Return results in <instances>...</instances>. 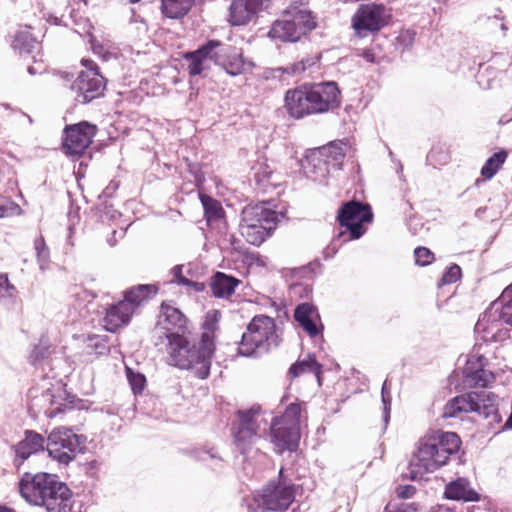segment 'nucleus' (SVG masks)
<instances>
[{
    "instance_id": "nucleus-9",
    "label": "nucleus",
    "mask_w": 512,
    "mask_h": 512,
    "mask_svg": "<svg viewBox=\"0 0 512 512\" xmlns=\"http://www.w3.org/2000/svg\"><path fill=\"white\" fill-rule=\"evenodd\" d=\"M337 220L340 226L349 232L351 240L359 239L366 232L364 224L373 221L372 208L367 203L350 200L341 205L338 210Z\"/></svg>"
},
{
    "instance_id": "nucleus-15",
    "label": "nucleus",
    "mask_w": 512,
    "mask_h": 512,
    "mask_svg": "<svg viewBox=\"0 0 512 512\" xmlns=\"http://www.w3.org/2000/svg\"><path fill=\"white\" fill-rule=\"evenodd\" d=\"M106 80L99 71H81L73 82L71 89L75 92V100L86 104L103 95Z\"/></svg>"
},
{
    "instance_id": "nucleus-21",
    "label": "nucleus",
    "mask_w": 512,
    "mask_h": 512,
    "mask_svg": "<svg viewBox=\"0 0 512 512\" xmlns=\"http://www.w3.org/2000/svg\"><path fill=\"white\" fill-rule=\"evenodd\" d=\"M278 221V214L268 208L264 203L246 206L241 213L240 225L256 224L270 226V223Z\"/></svg>"
},
{
    "instance_id": "nucleus-54",
    "label": "nucleus",
    "mask_w": 512,
    "mask_h": 512,
    "mask_svg": "<svg viewBox=\"0 0 512 512\" xmlns=\"http://www.w3.org/2000/svg\"><path fill=\"white\" fill-rule=\"evenodd\" d=\"M82 65L86 68L85 71H90V70H96V71H99V67L98 65L93 61V60H90V59H82L81 61Z\"/></svg>"
},
{
    "instance_id": "nucleus-6",
    "label": "nucleus",
    "mask_w": 512,
    "mask_h": 512,
    "mask_svg": "<svg viewBox=\"0 0 512 512\" xmlns=\"http://www.w3.org/2000/svg\"><path fill=\"white\" fill-rule=\"evenodd\" d=\"M498 405L499 397L494 392L487 390L470 391L450 399L444 406L442 416L444 418H454L461 413L475 412L484 418L499 421Z\"/></svg>"
},
{
    "instance_id": "nucleus-28",
    "label": "nucleus",
    "mask_w": 512,
    "mask_h": 512,
    "mask_svg": "<svg viewBox=\"0 0 512 512\" xmlns=\"http://www.w3.org/2000/svg\"><path fill=\"white\" fill-rule=\"evenodd\" d=\"M323 159L314 150L306 156L305 163L302 165L306 176L315 182H323L332 171Z\"/></svg>"
},
{
    "instance_id": "nucleus-3",
    "label": "nucleus",
    "mask_w": 512,
    "mask_h": 512,
    "mask_svg": "<svg viewBox=\"0 0 512 512\" xmlns=\"http://www.w3.org/2000/svg\"><path fill=\"white\" fill-rule=\"evenodd\" d=\"M340 105L341 91L334 81L302 85L288 90L285 95L287 113L295 119L334 111Z\"/></svg>"
},
{
    "instance_id": "nucleus-45",
    "label": "nucleus",
    "mask_w": 512,
    "mask_h": 512,
    "mask_svg": "<svg viewBox=\"0 0 512 512\" xmlns=\"http://www.w3.org/2000/svg\"><path fill=\"white\" fill-rule=\"evenodd\" d=\"M460 277H461V268L457 264H452L445 270V272L441 278V283L442 284H452V283H455Z\"/></svg>"
},
{
    "instance_id": "nucleus-7",
    "label": "nucleus",
    "mask_w": 512,
    "mask_h": 512,
    "mask_svg": "<svg viewBox=\"0 0 512 512\" xmlns=\"http://www.w3.org/2000/svg\"><path fill=\"white\" fill-rule=\"evenodd\" d=\"M315 27L316 22L309 10L293 7L273 22L268 35L282 42H297Z\"/></svg>"
},
{
    "instance_id": "nucleus-19",
    "label": "nucleus",
    "mask_w": 512,
    "mask_h": 512,
    "mask_svg": "<svg viewBox=\"0 0 512 512\" xmlns=\"http://www.w3.org/2000/svg\"><path fill=\"white\" fill-rule=\"evenodd\" d=\"M45 448L46 440L40 433L33 430H26L24 439L14 446V465L20 468L24 461L31 455L43 452Z\"/></svg>"
},
{
    "instance_id": "nucleus-24",
    "label": "nucleus",
    "mask_w": 512,
    "mask_h": 512,
    "mask_svg": "<svg viewBox=\"0 0 512 512\" xmlns=\"http://www.w3.org/2000/svg\"><path fill=\"white\" fill-rule=\"evenodd\" d=\"M492 372L484 369L478 363L468 361L463 369V383L465 388H485L494 381Z\"/></svg>"
},
{
    "instance_id": "nucleus-11",
    "label": "nucleus",
    "mask_w": 512,
    "mask_h": 512,
    "mask_svg": "<svg viewBox=\"0 0 512 512\" xmlns=\"http://www.w3.org/2000/svg\"><path fill=\"white\" fill-rule=\"evenodd\" d=\"M445 464L435 444H432L428 437H424L419 441L417 450L409 461V478L417 480L425 473H432Z\"/></svg>"
},
{
    "instance_id": "nucleus-33",
    "label": "nucleus",
    "mask_w": 512,
    "mask_h": 512,
    "mask_svg": "<svg viewBox=\"0 0 512 512\" xmlns=\"http://www.w3.org/2000/svg\"><path fill=\"white\" fill-rule=\"evenodd\" d=\"M12 48L20 55L31 54L39 48V42L32 36L29 30L24 29L16 33L12 42Z\"/></svg>"
},
{
    "instance_id": "nucleus-12",
    "label": "nucleus",
    "mask_w": 512,
    "mask_h": 512,
    "mask_svg": "<svg viewBox=\"0 0 512 512\" xmlns=\"http://www.w3.org/2000/svg\"><path fill=\"white\" fill-rule=\"evenodd\" d=\"M500 322L512 327V298L506 301V295L493 302L479 317L475 330L485 333L486 338L495 337L496 331L499 330Z\"/></svg>"
},
{
    "instance_id": "nucleus-16",
    "label": "nucleus",
    "mask_w": 512,
    "mask_h": 512,
    "mask_svg": "<svg viewBox=\"0 0 512 512\" xmlns=\"http://www.w3.org/2000/svg\"><path fill=\"white\" fill-rule=\"evenodd\" d=\"M258 409L252 407L248 410H238V422L233 423L234 441L241 454H245L249 445L257 438L256 417Z\"/></svg>"
},
{
    "instance_id": "nucleus-22",
    "label": "nucleus",
    "mask_w": 512,
    "mask_h": 512,
    "mask_svg": "<svg viewBox=\"0 0 512 512\" xmlns=\"http://www.w3.org/2000/svg\"><path fill=\"white\" fill-rule=\"evenodd\" d=\"M133 314L130 304L124 303L122 300L111 304L106 309L103 318L104 327L109 332H115L118 328L127 325Z\"/></svg>"
},
{
    "instance_id": "nucleus-41",
    "label": "nucleus",
    "mask_w": 512,
    "mask_h": 512,
    "mask_svg": "<svg viewBox=\"0 0 512 512\" xmlns=\"http://www.w3.org/2000/svg\"><path fill=\"white\" fill-rule=\"evenodd\" d=\"M315 64V61L312 58L302 59L299 62L289 64L286 67L282 68L283 72L291 75H298L303 73L308 67Z\"/></svg>"
},
{
    "instance_id": "nucleus-32",
    "label": "nucleus",
    "mask_w": 512,
    "mask_h": 512,
    "mask_svg": "<svg viewBox=\"0 0 512 512\" xmlns=\"http://www.w3.org/2000/svg\"><path fill=\"white\" fill-rule=\"evenodd\" d=\"M245 0H233L229 7V22L234 26L247 24L255 15Z\"/></svg>"
},
{
    "instance_id": "nucleus-14",
    "label": "nucleus",
    "mask_w": 512,
    "mask_h": 512,
    "mask_svg": "<svg viewBox=\"0 0 512 512\" xmlns=\"http://www.w3.org/2000/svg\"><path fill=\"white\" fill-rule=\"evenodd\" d=\"M96 127L87 121L68 125L64 129L63 149L67 155L81 156L92 143Z\"/></svg>"
},
{
    "instance_id": "nucleus-59",
    "label": "nucleus",
    "mask_w": 512,
    "mask_h": 512,
    "mask_svg": "<svg viewBox=\"0 0 512 512\" xmlns=\"http://www.w3.org/2000/svg\"><path fill=\"white\" fill-rule=\"evenodd\" d=\"M390 409H391V408H386V407H384V408H383V420H384L385 424H387V423H388V421H389V418H390Z\"/></svg>"
},
{
    "instance_id": "nucleus-23",
    "label": "nucleus",
    "mask_w": 512,
    "mask_h": 512,
    "mask_svg": "<svg viewBox=\"0 0 512 512\" xmlns=\"http://www.w3.org/2000/svg\"><path fill=\"white\" fill-rule=\"evenodd\" d=\"M94 296L82 288L74 286L70 291V314H75V318L86 319L90 313V308L94 306Z\"/></svg>"
},
{
    "instance_id": "nucleus-52",
    "label": "nucleus",
    "mask_w": 512,
    "mask_h": 512,
    "mask_svg": "<svg viewBox=\"0 0 512 512\" xmlns=\"http://www.w3.org/2000/svg\"><path fill=\"white\" fill-rule=\"evenodd\" d=\"M200 459L202 461H207V460H215V461H218L220 462L221 461V458L217 455V452L214 450V448H211L207 451H204L202 453V455L199 456Z\"/></svg>"
},
{
    "instance_id": "nucleus-26",
    "label": "nucleus",
    "mask_w": 512,
    "mask_h": 512,
    "mask_svg": "<svg viewBox=\"0 0 512 512\" xmlns=\"http://www.w3.org/2000/svg\"><path fill=\"white\" fill-rule=\"evenodd\" d=\"M242 281L224 272H216L210 280L212 294L216 298L229 299Z\"/></svg>"
},
{
    "instance_id": "nucleus-42",
    "label": "nucleus",
    "mask_w": 512,
    "mask_h": 512,
    "mask_svg": "<svg viewBox=\"0 0 512 512\" xmlns=\"http://www.w3.org/2000/svg\"><path fill=\"white\" fill-rule=\"evenodd\" d=\"M127 378L131 385V388L135 394L143 391L145 383H146V378L144 377V375H142L140 373H134V372H132L131 369L128 368L127 369Z\"/></svg>"
},
{
    "instance_id": "nucleus-30",
    "label": "nucleus",
    "mask_w": 512,
    "mask_h": 512,
    "mask_svg": "<svg viewBox=\"0 0 512 512\" xmlns=\"http://www.w3.org/2000/svg\"><path fill=\"white\" fill-rule=\"evenodd\" d=\"M157 292L158 287L155 284H139L126 290L122 301L130 304L132 311L135 312L143 301L156 295Z\"/></svg>"
},
{
    "instance_id": "nucleus-47",
    "label": "nucleus",
    "mask_w": 512,
    "mask_h": 512,
    "mask_svg": "<svg viewBox=\"0 0 512 512\" xmlns=\"http://www.w3.org/2000/svg\"><path fill=\"white\" fill-rule=\"evenodd\" d=\"M166 333H161L156 331V326L154 327L152 331V338L153 343L155 346L164 345L165 341H167V344H170V338L172 335H176L177 332H171L166 329H163Z\"/></svg>"
},
{
    "instance_id": "nucleus-18",
    "label": "nucleus",
    "mask_w": 512,
    "mask_h": 512,
    "mask_svg": "<svg viewBox=\"0 0 512 512\" xmlns=\"http://www.w3.org/2000/svg\"><path fill=\"white\" fill-rule=\"evenodd\" d=\"M187 318L176 307L163 302L160 307V314L156 324V331L166 333L163 329L177 332L178 335L186 333Z\"/></svg>"
},
{
    "instance_id": "nucleus-25",
    "label": "nucleus",
    "mask_w": 512,
    "mask_h": 512,
    "mask_svg": "<svg viewBox=\"0 0 512 512\" xmlns=\"http://www.w3.org/2000/svg\"><path fill=\"white\" fill-rule=\"evenodd\" d=\"M428 438L435 444L437 452L446 463L450 455L458 452L461 445L460 437L455 432L437 431Z\"/></svg>"
},
{
    "instance_id": "nucleus-61",
    "label": "nucleus",
    "mask_w": 512,
    "mask_h": 512,
    "mask_svg": "<svg viewBox=\"0 0 512 512\" xmlns=\"http://www.w3.org/2000/svg\"><path fill=\"white\" fill-rule=\"evenodd\" d=\"M0 512H15L12 508H9L4 505H0Z\"/></svg>"
},
{
    "instance_id": "nucleus-13",
    "label": "nucleus",
    "mask_w": 512,
    "mask_h": 512,
    "mask_svg": "<svg viewBox=\"0 0 512 512\" xmlns=\"http://www.w3.org/2000/svg\"><path fill=\"white\" fill-rule=\"evenodd\" d=\"M295 498L294 486L271 481L257 498L259 507L268 512H283Z\"/></svg>"
},
{
    "instance_id": "nucleus-2",
    "label": "nucleus",
    "mask_w": 512,
    "mask_h": 512,
    "mask_svg": "<svg viewBox=\"0 0 512 512\" xmlns=\"http://www.w3.org/2000/svg\"><path fill=\"white\" fill-rule=\"evenodd\" d=\"M19 491L28 503L43 506L47 512H71V491L55 474L26 472L19 481Z\"/></svg>"
},
{
    "instance_id": "nucleus-50",
    "label": "nucleus",
    "mask_w": 512,
    "mask_h": 512,
    "mask_svg": "<svg viewBox=\"0 0 512 512\" xmlns=\"http://www.w3.org/2000/svg\"><path fill=\"white\" fill-rule=\"evenodd\" d=\"M396 493L399 498L408 499L416 493V488L412 485L399 486Z\"/></svg>"
},
{
    "instance_id": "nucleus-63",
    "label": "nucleus",
    "mask_w": 512,
    "mask_h": 512,
    "mask_svg": "<svg viewBox=\"0 0 512 512\" xmlns=\"http://www.w3.org/2000/svg\"><path fill=\"white\" fill-rule=\"evenodd\" d=\"M381 391L390 392L388 389L387 381H384Z\"/></svg>"
},
{
    "instance_id": "nucleus-58",
    "label": "nucleus",
    "mask_w": 512,
    "mask_h": 512,
    "mask_svg": "<svg viewBox=\"0 0 512 512\" xmlns=\"http://www.w3.org/2000/svg\"><path fill=\"white\" fill-rule=\"evenodd\" d=\"M413 209L412 204L409 201H404L401 204V210L404 214H408Z\"/></svg>"
},
{
    "instance_id": "nucleus-8",
    "label": "nucleus",
    "mask_w": 512,
    "mask_h": 512,
    "mask_svg": "<svg viewBox=\"0 0 512 512\" xmlns=\"http://www.w3.org/2000/svg\"><path fill=\"white\" fill-rule=\"evenodd\" d=\"M85 441L84 435H78L70 428L58 427L48 435L46 450L52 459L68 465L83 450Z\"/></svg>"
},
{
    "instance_id": "nucleus-20",
    "label": "nucleus",
    "mask_w": 512,
    "mask_h": 512,
    "mask_svg": "<svg viewBox=\"0 0 512 512\" xmlns=\"http://www.w3.org/2000/svg\"><path fill=\"white\" fill-rule=\"evenodd\" d=\"M294 319L310 337L317 336L323 329L317 308L311 303L306 302L297 305L294 311Z\"/></svg>"
},
{
    "instance_id": "nucleus-64",
    "label": "nucleus",
    "mask_w": 512,
    "mask_h": 512,
    "mask_svg": "<svg viewBox=\"0 0 512 512\" xmlns=\"http://www.w3.org/2000/svg\"><path fill=\"white\" fill-rule=\"evenodd\" d=\"M295 288H300L302 290H304L305 292H308L310 290L309 286H302V285H299V286H296Z\"/></svg>"
},
{
    "instance_id": "nucleus-62",
    "label": "nucleus",
    "mask_w": 512,
    "mask_h": 512,
    "mask_svg": "<svg viewBox=\"0 0 512 512\" xmlns=\"http://www.w3.org/2000/svg\"><path fill=\"white\" fill-rule=\"evenodd\" d=\"M485 210H486V208H485V207H480V208H478V209L475 211V216H476V217H480V216H481V214L485 212Z\"/></svg>"
},
{
    "instance_id": "nucleus-4",
    "label": "nucleus",
    "mask_w": 512,
    "mask_h": 512,
    "mask_svg": "<svg viewBox=\"0 0 512 512\" xmlns=\"http://www.w3.org/2000/svg\"><path fill=\"white\" fill-rule=\"evenodd\" d=\"M184 58L188 62V73L192 77L209 69V62H213L231 76L244 74L251 67V63L244 59L241 49L217 39L206 41L196 50L187 52Z\"/></svg>"
},
{
    "instance_id": "nucleus-40",
    "label": "nucleus",
    "mask_w": 512,
    "mask_h": 512,
    "mask_svg": "<svg viewBox=\"0 0 512 512\" xmlns=\"http://www.w3.org/2000/svg\"><path fill=\"white\" fill-rule=\"evenodd\" d=\"M49 356H50L49 346L44 345V344H38L33 348L32 352L29 356V362L34 366H38Z\"/></svg>"
},
{
    "instance_id": "nucleus-46",
    "label": "nucleus",
    "mask_w": 512,
    "mask_h": 512,
    "mask_svg": "<svg viewBox=\"0 0 512 512\" xmlns=\"http://www.w3.org/2000/svg\"><path fill=\"white\" fill-rule=\"evenodd\" d=\"M16 288L8 279L7 274H0V298H12Z\"/></svg>"
},
{
    "instance_id": "nucleus-34",
    "label": "nucleus",
    "mask_w": 512,
    "mask_h": 512,
    "mask_svg": "<svg viewBox=\"0 0 512 512\" xmlns=\"http://www.w3.org/2000/svg\"><path fill=\"white\" fill-rule=\"evenodd\" d=\"M193 0H161L162 12L165 16L177 19L188 13Z\"/></svg>"
},
{
    "instance_id": "nucleus-43",
    "label": "nucleus",
    "mask_w": 512,
    "mask_h": 512,
    "mask_svg": "<svg viewBox=\"0 0 512 512\" xmlns=\"http://www.w3.org/2000/svg\"><path fill=\"white\" fill-rule=\"evenodd\" d=\"M182 270H183V265H176L171 269V274L173 276L172 282H175V283L183 285V286L197 287L199 285V283L183 276Z\"/></svg>"
},
{
    "instance_id": "nucleus-1",
    "label": "nucleus",
    "mask_w": 512,
    "mask_h": 512,
    "mask_svg": "<svg viewBox=\"0 0 512 512\" xmlns=\"http://www.w3.org/2000/svg\"><path fill=\"white\" fill-rule=\"evenodd\" d=\"M207 331L201 334L199 341L191 342L185 333L172 335L170 344H165L170 363L180 369L194 372L199 379H206L210 374L212 356L215 351L214 332L205 323Z\"/></svg>"
},
{
    "instance_id": "nucleus-37",
    "label": "nucleus",
    "mask_w": 512,
    "mask_h": 512,
    "mask_svg": "<svg viewBox=\"0 0 512 512\" xmlns=\"http://www.w3.org/2000/svg\"><path fill=\"white\" fill-rule=\"evenodd\" d=\"M506 158L507 152L505 150L494 153L483 165L481 175L486 179H491L505 162Z\"/></svg>"
},
{
    "instance_id": "nucleus-57",
    "label": "nucleus",
    "mask_w": 512,
    "mask_h": 512,
    "mask_svg": "<svg viewBox=\"0 0 512 512\" xmlns=\"http://www.w3.org/2000/svg\"><path fill=\"white\" fill-rule=\"evenodd\" d=\"M271 171H264L263 172V175H261L260 171H257L255 172V179L257 182H261L263 181L265 178H269V176L271 175Z\"/></svg>"
},
{
    "instance_id": "nucleus-60",
    "label": "nucleus",
    "mask_w": 512,
    "mask_h": 512,
    "mask_svg": "<svg viewBox=\"0 0 512 512\" xmlns=\"http://www.w3.org/2000/svg\"><path fill=\"white\" fill-rule=\"evenodd\" d=\"M28 73L31 74V75H35L37 73H42L44 71V68H41V69H37L33 66H29L28 69H27Z\"/></svg>"
},
{
    "instance_id": "nucleus-55",
    "label": "nucleus",
    "mask_w": 512,
    "mask_h": 512,
    "mask_svg": "<svg viewBox=\"0 0 512 512\" xmlns=\"http://www.w3.org/2000/svg\"><path fill=\"white\" fill-rule=\"evenodd\" d=\"M381 398H382L383 406L386 408H391L390 392L381 391Z\"/></svg>"
},
{
    "instance_id": "nucleus-48",
    "label": "nucleus",
    "mask_w": 512,
    "mask_h": 512,
    "mask_svg": "<svg viewBox=\"0 0 512 512\" xmlns=\"http://www.w3.org/2000/svg\"><path fill=\"white\" fill-rule=\"evenodd\" d=\"M90 45L94 54L106 59L110 45L99 42L93 36L90 38Z\"/></svg>"
},
{
    "instance_id": "nucleus-53",
    "label": "nucleus",
    "mask_w": 512,
    "mask_h": 512,
    "mask_svg": "<svg viewBox=\"0 0 512 512\" xmlns=\"http://www.w3.org/2000/svg\"><path fill=\"white\" fill-rule=\"evenodd\" d=\"M35 251H42L48 249L43 236H39L34 242Z\"/></svg>"
},
{
    "instance_id": "nucleus-27",
    "label": "nucleus",
    "mask_w": 512,
    "mask_h": 512,
    "mask_svg": "<svg viewBox=\"0 0 512 512\" xmlns=\"http://www.w3.org/2000/svg\"><path fill=\"white\" fill-rule=\"evenodd\" d=\"M346 148L347 144L342 140H338L315 150L318 152V155L324 158V162L327 163L331 170L338 171L342 167Z\"/></svg>"
},
{
    "instance_id": "nucleus-51",
    "label": "nucleus",
    "mask_w": 512,
    "mask_h": 512,
    "mask_svg": "<svg viewBox=\"0 0 512 512\" xmlns=\"http://www.w3.org/2000/svg\"><path fill=\"white\" fill-rule=\"evenodd\" d=\"M36 255H37V261L40 266V269L45 270L47 264L49 263V259H50L49 249L37 251Z\"/></svg>"
},
{
    "instance_id": "nucleus-29",
    "label": "nucleus",
    "mask_w": 512,
    "mask_h": 512,
    "mask_svg": "<svg viewBox=\"0 0 512 512\" xmlns=\"http://www.w3.org/2000/svg\"><path fill=\"white\" fill-rule=\"evenodd\" d=\"M445 497L465 502H476L480 499V495L469 487V481L465 478H458L447 484L445 487Z\"/></svg>"
},
{
    "instance_id": "nucleus-35",
    "label": "nucleus",
    "mask_w": 512,
    "mask_h": 512,
    "mask_svg": "<svg viewBox=\"0 0 512 512\" xmlns=\"http://www.w3.org/2000/svg\"><path fill=\"white\" fill-rule=\"evenodd\" d=\"M307 371L313 372L317 376L318 380L320 379L322 366L317 362L314 355H309L307 359L299 360L292 364L289 368L288 374L291 378H296Z\"/></svg>"
},
{
    "instance_id": "nucleus-10",
    "label": "nucleus",
    "mask_w": 512,
    "mask_h": 512,
    "mask_svg": "<svg viewBox=\"0 0 512 512\" xmlns=\"http://www.w3.org/2000/svg\"><path fill=\"white\" fill-rule=\"evenodd\" d=\"M389 14L383 4H361L352 16V28L359 37L381 30L388 24Z\"/></svg>"
},
{
    "instance_id": "nucleus-56",
    "label": "nucleus",
    "mask_w": 512,
    "mask_h": 512,
    "mask_svg": "<svg viewBox=\"0 0 512 512\" xmlns=\"http://www.w3.org/2000/svg\"><path fill=\"white\" fill-rule=\"evenodd\" d=\"M361 56L367 61V62H370V63H374L375 62V55L374 53L371 51V50H364L361 54Z\"/></svg>"
},
{
    "instance_id": "nucleus-44",
    "label": "nucleus",
    "mask_w": 512,
    "mask_h": 512,
    "mask_svg": "<svg viewBox=\"0 0 512 512\" xmlns=\"http://www.w3.org/2000/svg\"><path fill=\"white\" fill-rule=\"evenodd\" d=\"M414 256L415 262L419 266H426L434 260V254L426 247H417Z\"/></svg>"
},
{
    "instance_id": "nucleus-17",
    "label": "nucleus",
    "mask_w": 512,
    "mask_h": 512,
    "mask_svg": "<svg viewBox=\"0 0 512 512\" xmlns=\"http://www.w3.org/2000/svg\"><path fill=\"white\" fill-rule=\"evenodd\" d=\"M270 436L280 450L293 451L300 440V429L274 418L270 426Z\"/></svg>"
},
{
    "instance_id": "nucleus-36",
    "label": "nucleus",
    "mask_w": 512,
    "mask_h": 512,
    "mask_svg": "<svg viewBox=\"0 0 512 512\" xmlns=\"http://www.w3.org/2000/svg\"><path fill=\"white\" fill-rule=\"evenodd\" d=\"M204 209V216L207 222L218 221L224 216V210L221 203L207 195L200 197Z\"/></svg>"
},
{
    "instance_id": "nucleus-31",
    "label": "nucleus",
    "mask_w": 512,
    "mask_h": 512,
    "mask_svg": "<svg viewBox=\"0 0 512 512\" xmlns=\"http://www.w3.org/2000/svg\"><path fill=\"white\" fill-rule=\"evenodd\" d=\"M277 222L270 223V226L256 224L239 225L241 235L246 241L254 246L261 245L276 228Z\"/></svg>"
},
{
    "instance_id": "nucleus-49",
    "label": "nucleus",
    "mask_w": 512,
    "mask_h": 512,
    "mask_svg": "<svg viewBox=\"0 0 512 512\" xmlns=\"http://www.w3.org/2000/svg\"><path fill=\"white\" fill-rule=\"evenodd\" d=\"M248 4V9H251L254 15L263 9H267L271 0H245Z\"/></svg>"
},
{
    "instance_id": "nucleus-5",
    "label": "nucleus",
    "mask_w": 512,
    "mask_h": 512,
    "mask_svg": "<svg viewBox=\"0 0 512 512\" xmlns=\"http://www.w3.org/2000/svg\"><path fill=\"white\" fill-rule=\"evenodd\" d=\"M279 342L274 319L264 315L255 316L242 335L238 353L245 357H258L276 348Z\"/></svg>"
},
{
    "instance_id": "nucleus-38",
    "label": "nucleus",
    "mask_w": 512,
    "mask_h": 512,
    "mask_svg": "<svg viewBox=\"0 0 512 512\" xmlns=\"http://www.w3.org/2000/svg\"><path fill=\"white\" fill-rule=\"evenodd\" d=\"M300 417H301V405L299 403H291L284 413L278 417L275 418L278 421L287 423V424H293L294 427H297L300 429Z\"/></svg>"
},
{
    "instance_id": "nucleus-39",
    "label": "nucleus",
    "mask_w": 512,
    "mask_h": 512,
    "mask_svg": "<svg viewBox=\"0 0 512 512\" xmlns=\"http://www.w3.org/2000/svg\"><path fill=\"white\" fill-rule=\"evenodd\" d=\"M83 341L87 344V347L93 348L97 354H105L109 351L105 337L92 334L87 335Z\"/></svg>"
}]
</instances>
